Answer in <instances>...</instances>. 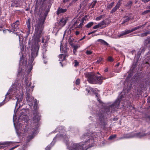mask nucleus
Listing matches in <instances>:
<instances>
[{
    "label": "nucleus",
    "instance_id": "a878e982",
    "mask_svg": "<svg viewBox=\"0 0 150 150\" xmlns=\"http://www.w3.org/2000/svg\"><path fill=\"white\" fill-rule=\"evenodd\" d=\"M11 31V30H9L8 29H6L5 30H3V32L4 33H5V34L6 33H10Z\"/></svg>",
    "mask_w": 150,
    "mask_h": 150
},
{
    "label": "nucleus",
    "instance_id": "c03bdc74",
    "mask_svg": "<svg viewBox=\"0 0 150 150\" xmlns=\"http://www.w3.org/2000/svg\"><path fill=\"white\" fill-rule=\"evenodd\" d=\"M150 12V10H147V11H144V12L143 13H146L149 12Z\"/></svg>",
    "mask_w": 150,
    "mask_h": 150
},
{
    "label": "nucleus",
    "instance_id": "680f3d73",
    "mask_svg": "<svg viewBox=\"0 0 150 150\" xmlns=\"http://www.w3.org/2000/svg\"><path fill=\"white\" fill-rule=\"evenodd\" d=\"M119 64H119V63H118L117 64V65L116 66H117L118 67L119 66Z\"/></svg>",
    "mask_w": 150,
    "mask_h": 150
},
{
    "label": "nucleus",
    "instance_id": "393cba45",
    "mask_svg": "<svg viewBox=\"0 0 150 150\" xmlns=\"http://www.w3.org/2000/svg\"><path fill=\"white\" fill-rule=\"evenodd\" d=\"M104 16V15H101L99 16L98 17H97L96 18V21H99Z\"/></svg>",
    "mask_w": 150,
    "mask_h": 150
},
{
    "label": "nucleus",
    "instance_id": "5701e85b",
    "mask_svg": "<svg viewBox=\"0 0 150 150\" xmlns=\"http://www.w3.org/2000/svg\"><path fill=\"white\" fill-rule=\"evenodd\" d=\"M66 23V22L65 20H61L59 22V23L60 25L62 26H64L65 24Z\"/></svg>",
    "mask_w": 150,
    "mask_h": 150
},
{
    "label": "nucleus",
    "instance_id": "1a4fd4ad",
    "mask_svg": "<svg viewBox=\"0 0 150 150\" xmlns=\"http://www.w3.org/2000/svg\"><path fill=\"white\" fill-rule=\"evenodd\" d=\"M60 50L62 52H64L65 54H67V44H65L63 47H62V46H61L60 47Z\"/></svg>",
    "mask_w": 150,
    "mask_h": 150
},
{
    "label": "nucleus",
    "instance_id": "cd10ccee",
    "mask_svg": "<svg viewBox=\"0 0 150 150\" xmlns=\"http://www.w3.org/2000/svg\"><path fill=\"white\" fill-rule=\"evenodd\" d=\"M85 53L87 55H88L91 54L93 53V52L92 51L87 50L86 51Z\"/></svg>",
    "mask_w": 150,
    "mask_h": 150
},
{
    "label": "nucleus",
    "instance_id": "a19ab883",
    "mask_svg": "<svg viewBox=\"0 0 150 150\" xmlns=\"http://www.w3.org/2000/svg\"><path fill=\"white\" fill-rule=\"evenodd\" d=\"M96 31H97V30H94V31H92V32H90V33H88V35H90V34H91L94 33L95 32H96Z\"/></svg>",
    "mask_w": 150,
    "mask_h": 150
},
{
    "label": "nucleus",
    "instance_id": "2eb2a0df",
    "mask_svg": "<svg viewBox=\"0 0 150 150\" xmlns=\"http://www.w3.org/2000/svg\"><path fill=\"white\" fill-rule=\"evenodd\" d=\"M31 19L30 18H28L26 21V24L29 30L30 31L31 28L30 22Z\"/></svg>",
    "mask_w": 150,
    "mask_h": 150
},
{
    "label": "nucleus",
    "instance_id": "79ce46f5",
    "mask_svg": "<svg viewBox=\"0 0 150 150\" xmlns=\"http://www.w3.org/2000/svg\"><path fill=\"white\" fill-rule=\"evenodd\" d=\"M150 0H142V1L145 3H146L149 1Z\"/></svg>",
    "mask_w": 150,
    "mask_h": 150
},
{
    "label": "nucleus",
    "instance_id": "a18cd8bd",
    "mask_svg": "<svg viewBox=\"0 0 150 150\" xmlns=\"http://www.w3.org/2000/svg\"><path fill=\"white\" fill-rule=\"evenodd\" d=\"M50 148L49 146H47L45 148V150H50Z\"/></svg>",
    "mask_w": 150,
    "mask_h": 150
},
{
    "label": "nucleus",
    "instance_id": "338daca9",
    "mask_svg": "<svg viewBox=\"0 0 150 150\" xmlns=\"http://www.w3.org/2000/svg\"><path fill=\"white\" fill-rule=\"evenodd\" d=\"M28 10V8H26L25 9V11H27Z\"/></svg>",
    "mask_w": 150,
    "mask_h": 150
},
{
    "label": "nucleus",
    "instance_id": "9d476101",
    "mask_svg": "<svg viewBox=\"0 0 150 150\" xmlns=\"http://www.w3.org/2000/svg\"><path fill=\"white\" fill-rule=\"evenodd\" d=\"M121 4V3L120 1H118L116 6L111 11V13H112L116 11V10L119 8Z\"/></svg>",
    "mask_w": 150,
    "mask_h": 150
},
{
    "label": "nucleus",
    "instance_id": "bf43d9fd",
    "mask_svg": "<svg viewBox=\"0 0 150 150\" xmlns=\"http://www.w3.org/2000/svg\"><path fill=\"white\" fill-rule=\"evenodd\" d=\"M47 41H45L44 44V45H46V44H47Z\"/></svg>",
    "mask_w": 150,
    "mask_h": 150
},
{
    "label": "nucleus",
    "instance_id": "8fccbe9b",
    "mask_svg": "<svg viewBox=\"0 0 150 150\" xmlns=\"http://www.w3.org/2000/svg\"><path fill=\"white\" fill-rule=\"evenodd\" d=\"M85 38V36H83L82 38L81 39H80L79 40L80 41H81V40H83Z\"/></svg>",
    "mask_w": 150,
    "mask_h": 150
},
{
    "label": "nucleus",
    "instance_id": "a211bd4d",
    "mask_svg": "<svg viewBox=\"0 0 150 150\" xmlns=\"http://www.w3.org/2000/svg\"><path fill=\"white\" fill-rule=\"evenodd\" d=\"M141 27L142 26H139L137 27H136L135 28H134L132 29L131 30H128L129 31V33H131L136 30H137L138 29H139L140 28H141Z\"/></svg>",
    "mask_w": 150,
    "mask_h": 150
},
{
    "label": "nucleus",
    "instance_id": "6e6d98bb",
    "mask_svg": "<svg viewBox=\"0 0 150 150\" xmlns=\"http://www.w3.org/2000/svg\"><path fill=\"white\" fill-rule=\"evenodd\" d=\"M21 114V115H25V114H24V113L23 112H22Z\"/></svg>",
    "mask_w": 150,
    "mask_h": 150
},
{
    "label": "nucleus",
    "instance_id": "4d7b16f0",
    "mask_svg": "<svg viewBox=\"0 0 150 150\" xmlns=\"http://www.w3.org/2000/svg\"><path fill=\"white\" fill-rule=\"evenodd\" d=\"M69 0H64L63 2H65L69 1Z\"/></svg>",
    "mask_w": 150,
    "mask_h": 150
},
{
    "label": "nucleus",
    "instance_id": "e433bc0d",
    "mask_svg": "<svg viewBox=\"0 0 150 150\" xmlns=\"http://www.w3.org/2000/svg\"><path fill=\"white\" fill-rule=\"evenodd\" d=\"M5 100L4 99L2 102L0 103V107L1 106L5 103L4 102Z\"/></svg>",
    "mask_w": 150,
    "mask_h": 150
},
{
    "label": "nucleus",
    "instance_id": "9b49d317",
    "mask_svg": "<svg viewBox=\"0 0 150 150\" xmlns=\"http://www.w3.org/2000/svg\"><path fill=\"white\" fill-rule=\"evenodd\" d=\"M87 18V16H85L82 19L81 21V23L79 25H76V27L79 28H81L82 27L83 25V23L84 21V20L86 21V18Z\"/></svg>",
    "mask_w": 150,
    "mask_h": 150
},
{
    "label": "nucleus",
    "instance_id": "4be33fe9",
    "mask_svg": "<svg viewBox=\"0 0 150 150\" xmlns=\"http://www.w3.org/2000/svg\"><path fill=\"white\" fill-rule=\"evenodd\" d=\"M93 24V22H90L88 23L86 25V27L87 28H89L91 27Z\"/></svg>",
    "mask_w": 150,
    "mask_h": 150
},
{
    "label": "nucleus",
    "instance_id": "473e14b6",
    "mask_svg": "<svg viewBox=\"0 0 150 150\" xmlns=\"http://www.w3.org/2000/svg\"><path fill=\"white\" fill-rule=\"evenodd\" d=\"M17 101L16 103V106L17 105H18V103L17 102L18 101L19 102H21L22 101V98H20V99H19L18 98H17Z\"/></svg>",
    "mask_w": 150,
    "mask_h": 150
},
{
    "label": "nucleus",
    "instance_id": "72a5a7b5",
    "mask_svg": "<svg viewBox=\"0 0 150 150\" xmlns=\"http://www.w3.org/2000/svg\"><path fill=\"white\" fill-rule=\"evenodd\" d=\"M96 2V1H93V2H92V8L94 7L95 6Z\"/></svg>",
    "mask_w": 150,
    "mask_h": 150
},
{
    "label": "nucleus",
    "instance_id": "09e8293b",
    "mask_svg": "<svg viewBox=\"0 0 150 150\" xmlns=\"http://www.w3.org/2000/svg\"><path fill=\"white\" fill-rule=\"evenodd\" d=\"M75 33H76V35H77L79 34V32L78 31H76V32Z\"/></svg>",
    "mask_w": 150,
    "mask_h": 150
},
{
    "label": "nucleus",
    "instance_id": "13d9d810",
    "mask_svg": "<svg viewBox=\"0 0 150 150\" xmlns=\"http://www.w3.org/2000/svg\"><path fill=\"white\" fill-rule=\"evenodd\" d=\"M43 57L44 58H46V56L45 55H43Z\"/></svg>",
    "mask_w": 150,
    "mask_h": 150
},
{
    "label": "nucleus",
    "instance_id": "49530a36",
    "mask_svg": "<svg viewBox=\"0 0 150 150\" xmlns=\"http://www.w3.org/2000/svg\"><path fill=\"white\" fill-rule=\"evenodd\" d=\"M9 94V93H8V92H7V93L6 94V95H5V99H4L6 100V97H7V95H8Z\"/></svg>",
    "mask_w": 150,
    "mask_h": 150
},
{
    "label": "nucleus",
    "instance_id": "c756f323",
    "mask_svg": "<svg viewBox=\"0 0 150 150\" xmlns=\"http://www.w3.org/2000/svg\"><path fill=\"white\" fill-rule=\"evenodd\" d=\"M108 60L110 62L113 61V59L112 57L111 56H109L108 58Z\"/></svg>",
    "mask_w": 150,
    "mask_h": 150
},
{
    "label": "nucleus",
    "instance_id": "864d4df0",
    "mask_svg": "<svg viewBox=\"0 0 150 150\" xmlns=\"http://www.w3.org/2000/svg\"><path fill=\"white\" fill-rule=\"evenodd\" d=\"M78 0H73L72 2L73 3H75L76 2V1H77Z\"/></svg>",
    "mask_w": 150,
    "mask_h": 150
},
{
    "label": "nucleus",
    "instance_id": "aec40b11",
    "mask_svg": "<svg viewBox=\"0 0 150 150\" xmlns=\"http://www.w3.org/2000/svg\"><path fill=\"white\" fill-rule=\"evenodd\" d=\"M125 18L123 21L122 24H123L126 22H128L130 20V18L127 16H125L124 17Z\"/></svg>",
    "mask_w": 150,
    "mask_h": 150
},
{
    "label": "nucleus",
    "instance_id": "774afa93",
    "mask_svg": "<svg viewBox=\"0 0 150 150\" xmlns=\"http://www.w3.org/2000/svg\"><path fill=\"white\" fill-rule=\"evenodd\" d=\"M149 8L150 9V6H149Z\"/></svg>",
    "mask_w": 150,
    "mask_h": 150
},
{
    "label": "nucleus",
    "instance_id": "37998d69",
    "mask_svg": "<svg viewBox=\"0 0 150 150\" xmlns=\"http://www.w3.org/2000/svg\"><path fill=\"white\" fill-rule=\"evenodd\" d=\"M37 56V55L36 56V57H32V56H31V61L30 62V63H31V62H33V60H34V58L36 56Z\"/></svg>",
    "mask_w": 150,
    "mask_h": 150
},
{
    "label": "nucleus",
    "instance_id": "dca6fc26",
    "mask_svg": "<svg viewBox=\"0 0 150 150\" xmlns=\"http://www.w3.org/2000/svg\"><path fill=\"white\" fill-rule=\"evenodd\" d=\"M66 11L67 9H63L61 8H59L57 11V14L58 15L60 13H64L66 12Z\"/></svg>",
    "mask_w": 150,
    "mask_h": 150
},
{
    "label": "nucleus",
    "instance_id": "f3484780",
    "mask_svg": "<svg viewBox=\"0 0 150 150\" xmlns=\"http://www.w3.org/2000/svg\"><path fill=\"white\" fill-rule=\"evenodd\" d=\"M12 143L10 142H4L2 143L0 142V145H5V146H4V147H6L7 146H8L11 144Z\"/></svg>",
    "mask_w": 150,
    "mask_h": 150
},
{
    "label": "nucleus",
    "instance_id": "c85d7f7f",
    "mask_svg": "<svg viewBox=\"0 0 150 150\" xmlns=\"http://www.w3.org/2000/svg\"><path fill=\"white\" fill-rule=\"evenodd\" d=\"M116 135H113L110 136L109 138V139H113L115 138L116 137Z\"/></svg>",
    "mask_w": 150,
    "mask_h": 150
},
{
    "label": "nucleus",
    "instance_id": "f03ea898",
    "mask_svg": "<svg viewBox=\"0 0 150 150\" xmlns=\"http://www.w3.org/2000/svg\"><path fill=\"white\" fill-rule=\"evenodd\" d=\"M36 32L32 37L31 44L30 39L29 40L28 45L31 48V56L32 57H36L38 54V27L35 26Z\"/></svg>",
    "mask_w": 150,
    "mask_h": 150
},
{
    "label": "nucleus",
    "instance_id": "0e129e2a",
    "mask_svg": "<svg viewBox=\"0 0 150 150\" xmlns=\"http://www.w3.org/2000/svg\"><path fill=\"white\" fill-rule=\"evenodd\" d=\"M44 50L46 51H47V50L45 48L44 49Z\"/></svg>",
    "mask_w": 150,
    "mask_h": 150
},
{
    "label": "nucleus",
    "instance_id": "f8f14e48",
    "mask_svg": "<svg viewBox=\"0 0 150 150\" xmlns=\"http://www.w3.org/2000/svg\"><path fill=\"white\" fill-rule=\"evenodd\" d=\"M129 33H130L128 30H125V31L122 32L120 34L117 35V38H119L120 37Z\"/></svg>",
    "mask_w": 150,
    "mask_h": 150
},
{
    "label": "nucleus",
    "instance_id": "ea45409f",
    "mask_svg": "<svg viewBox=\"0 0 150 150\" xmlns=\"http://www.w3.org/2000/svg\"><path fill=\"white\" fill-rule=\"evenodd\" d=\"M79 23V22H78L77 21H75L74 22V23L73 24V25H74V26H76V25H76V24H77V23Z\"/></svg>",
    "mask_w": 150,
    "mask_h": 150
},
{
    "label": "nucleus",
    "instance_id": "6ab92c4d",
    "mask_svg": "<svg viewBox=\"0 0 150 150\" xmlns=\"http://www.w3.org/2000/svg\"><path fill=\"white\" fill-rule=\"evenodd\" d=\"M97 41L100 42V43L103 44L104 45H108V43L106 42L104 40L102 39H98L97 40Z\"/></svg>",
    "mask_w": 150,
    "mask_h": 150
},
{
    "label": "nucleus",
    "instance_id": "39448f33",
    "mask_svg": "<svg viewBox=\"0 0 150 150\" xmlns=\"http://www.w3.org/2000/svg\"><path fill=\"white\" fill-rule=\"evenodd\" d=\"M92 140H88L87 141H86L85 144H83L82 143L80 144L74 143L72 145L69 150H83V148L81 145H84L87 144L88 143L92 142H93Z\"/></svg>",
    "mask_w": 150,
    "mask_h": 150
},
{
    "label": "nucleus",
    "instance_id": "bb28decb",
    "mask_svg": "<svg viewBox=\"0 0 150 150\" xmlns=\"http://www.w3.org/2000/svg\"><path fill=\"white\" fill-rule=\"evenodd\" d=\"M114 4V3H111L109 4L107 6V8H112V6H113Z\"/></svg>",
    "mask_w": 150,
    "mask_h": 150
},
{
    "label": "nucleus",
    "instance_id": "b1692460",
    "mask_svg": "<svg viewBox=\"0 0 150 150\" xmlns=\"http://www.w3.org/2000/svg\"><path fill=\"white\" fill-rule=\"evenodd\" d=\"M145 44L146 45H147L150 43V38H149L146 39L145 41Z\"/></svg>",
    "mask_w": 150,
    "mask_h": 150
},
{
    "label": "nucleus",
    "instance_id": "c9c22d12",
    "mask_svg": "<svg viewBox=\"0 0 150 150\" xmlns=\"http://www.w3.org/2000/svg\"><path fill=\"white\" fill-rule=\"evenodd\" d=\"M103 60V58L101 57L99 58L98 59L97 61V62L98 63H100L102 60Z\"/></svg>",
    "mask_w": 150,
    "mask_h": 150
},
{
    "label": "nucleus",
    "instance_id": "69168bd1",
    "mask_svg": "<svg viewBox=\"0 0 150 150\" xmlns=\"http://www.w3.org/2000/svg\"><path fill=\"white\" fill-rule=\"evenodd\" d=\"M60 64H61V65H62V67H63V64H62V63L61 62H60Z\"/></svg>",
    "mask_w": 150,
    "mask_h": 150
},
{
    "label": "nucleus",
    "instance_id": "6e6552de",
    "mask_svg": "<svg viewBox=\"0 0 150 150\" xmlns=\"http://www.w3.org/2000/svg\"><path fill=\"white\" fill-rule=\"evenodd\" d=\"M68 56L67 54H61L59 55L58 57L59 58V60L61 61H63L65 60L66 58Z\"/></svg>",
    "mask_w": 150,
    "mask_h": 150
},
{
    "label": "nucleus",
    "instance_id": "412c9836",
    "mask_svg": "<svg viewBox=\"0 0 150 150\" xmlns=\"http://www.w3.org/2000/svg\"><path fill=\"white\" fill-rule=\"evenodd\" d=\"M36 5H35V9L34 10V13L35 14L37 13V10H38V5L37 4H38V0H36Z\"/></svg>",
    "mask_w": 150,
    "mask_h": 150
},
{
    "label": "nucleus",
    "instance_id": "de8ad7c7",
    "mask_svg": "<svg viewBox=\"0 0 150 150\" xmlns=\"http://www.w3.org/2000/svg\"><path fill=\"white\" fill-rule=\"evenodd\" d=\"M120 69H117L115 71V72L117 73H119L120 71Z\"/></svg>",
    "mask_w": 150,
    "mask_h": 150
},
{
    "label": "nucleus",
    "instance_id": "3c124183",
    "mask_svg": "<svg viewBox=\"0 0 150 150\" xmlns=\"http://www.w3.org/2000/svg\"><path fill=\"white\" fill-rule=\"evenodd\" d=\"M76 52V50L74 49V50H73V52L74 54H75V53Z\"/></svg>",
    "mask_w": 150,
    "mask_h": 150
},
{
    "label": "nucleus",
    "instance_id": "603ef678",
    "mask_svg": "<svg viewBox=\"0 0 150 150\" xmlns=\"http://www.w3.org/2000/svg\"><path fill=\"white\" fill-rule=\"evenodd\" d=\"M70 44L73 47V46L74 45H73V43H72V42H71L70 43Z\"/></svg>",
    "mask_w": 150,
    "mask_h": 150
},
{
    "label": "nucleus",
    "instance_id": "052dcab7",
    "mask_svg": "<svg viewBox=\"0 0 150 150\" xmlns=\"http://www.w3.org/2000/svg\"><path fill=\"white\" fill-rule=\"evenodd\" d=\"M108 71V69H105V72H107Z\"/></svg>",
    "mask_w": 150,
    "mask_h": 150
},
{
    "label": "nucleus",
    "instance_id": "4c0bfd02",
    "mask_svg": "<svg viewBox=\"0 0 150 150\" xmlns=\"http://www.w3.org/2000/svg\"><path fill=\"white\" fill-rule=\"evenodd\" d=\"M74 66L76 67L79 64V62L76 60L74 61Z\"/></svg>",
    "mask_w": 150,
    "mask_h": 150
},
{
    "label": "nucleus",
    "instance_id": "7c9ffc66",
    "mask_svg": "<svg viewBox=\"0 0 150 150\" xmlns=\"http://www.w3.org/2000/svg\"><path fill=\"white\" fill-rule=\"evenodd\" d=\"M80 80L79 79H76V84L77 85H79L80 83Z\"/></svg>",
    "mask_w": 150,
    "mask_h": 150
},
{
    "label": "nucleus",
    "instance_id": "f704fd0d",
    "mask_svg": "<svg viewBox=\"0 0 150 150\" xmlns=\"http://www.w3.org/2000/svg\"><path fill=\"white\" fill-rule=\"evenodd\" d=\"M80 47V46H78L77 45H75L73 46L74 49L77 50V48Z\"/></svg>",
    "mask_w": 150,
    "mask_h": 150
},
{
    "label": "nucleus",
    "instance_id": "423d86ee",
    "mask_svg": "<svg viewBox=\"0 0 150 150\" xmlns=\"http://www.w3.org/2000/svg\"><path fill=\"white\" fill-rule=\"evenodd\" d=\"M20 22L18 20H17L15 23L11 25V30L12 32L16 31L19 28Z\"/></svg>",
    "mask_w": 150,
    "mask_h": 150
},
{
    "label": "nucleus",
    "instance_id": "f257e3e1",
    "mask_svg": "<svg viewBox=\"0 0 150 150\" xmlns=\"http://www.w3.org/2000/svg\"><path fill=\"white\" fill-rule=\"evenodd\" d=\"M27 81L25 80L26 84V98L27 101L28 102H31V104L33 105L34 110H33V124L35 127L36 128L35 131H34L33 133V134L30 135H29L28 138L29 139L28 140H31L33 139L35 136V132L37 130L38 128V110L37 107L38 104L37 102V100H35V102L33 97L30 94L33 91V87L31 86V83L30 82L27 83Z\"/></svg>",
    "mask_w": 150,
    "mask_h": 150
},
{
    "label": "nucleus",
    "instance_id": "0eeeda50",
    "mask_svg": "<svg viewBox=\"0 0 150 150\" xmlns=\"http://www.w3.org/2000/svg\"><path fill=\"white\" fill-rule=\"evenodd\" d=\"M107 24L104 21H103L98 24L96 25L93 27L94 29H96L98 28L102 29L105 28L107 26Z\"/></svg>",
    "mask_w": 150,
    "mask_h": 150
},
{
    "label": "nucleus",
    "instance_id": "5fc2aeb1",
    "mask_svg": "<svg viewBox=\"0 0 150 150\" xmlns=\"http://www.w3.org/2000/svg\"><path fill=\"white\" fill-rule=\"evenodd\" d=\"M44 39L42 38V43H44Z\"/></svg>",
    "mask_w": 150,
    "mask_h": 150
},
{
    "label": "nucleus",
    "instance_id": "58836bf2",
    "mask_svg": "<svg viewBox=\"0 0 150 150\" xmlns=\"http://www.w3.org/2000/svg\"><path fill=\"white\" fill-rule=\"evenodd\" d=\"M19 146V145H16L15 146H14L12 148L10 149V150H13L15 148Z\"/></svg>",
    "mask_w": 150,
    "mask_h": 150
},
{
    "label": "nucleus",
    "instance_id": "2f4dec72",
    "mask_svg": "<svg viewBox=\"0 0 150 150\" xmlns=\"http://www.w3.org/2000/svg\"><path fill=\"white\" fill-rule=\"evenodd\" d=\"M86 90L87 91L88 93H89L90 92L92 91L93 89L91 87H89V89H86Z\"/></svg>",
    "mask_w": 150,
    "mask_h": 150
},
{
    "label": "nucleus",
    "instance_id": "7ed1b4c3",
    "mask_svg": "<svg viewBox=\"0 0 150 150\" xmlns=\"http://www.w3.org/2000/svg\"><path fill=\"white\" fill-rule=\"evenodd\" d=\"M47 6L45 4H43L42 6L40 8V19L38 21V29L40 33H41L44 28L43 23L45 20L46 17L49 11L46 9Z\"/></svg>",
    "mask_w": 150,
    "mask_h": 150
},
{
    "label": "nucleus",
    "instance_id": "4468645a",
    "mask_svg": "<svg viewBox=\"0 0 150 150\" xmlns=\"http://www.w3.org/2000/svg\"><path fill=\"white\" fill-rule=\"evenodd\" d=\"M120 103V100H117L115 102L111 105V107H114L118 108L119 107Z\"/></svg>",
    "mask_w": 150,
    "mask_h": 150
},
{
    "label": "nucleus",
    "instance_id": "e2e57ef3",
    "mask_svg": "<svg viewBox=\"0 0 150 150\" xmlns=\"http://www.w3.org/2000/svg\"><path fill=\"white\" fill-rule=\"evenodd\" d=\"M129 4H132V1H130V2H129Z\"/></svg>",
    "mask_w": 150,
    "mask_h": 150
},
{
    "label": "nucleus",
    "instance_id": "20e7f679",
    "mask_svg": "<svg viewBox=\"0 0 150 150\" xmlns=\"http://www.w3.org/2000/svg\"><path fill=\"white\" fill-rule=\"evenodd\" d=\"M85 76L88 79V82L93 84H101L102 83L101 77L96 76L93 73L86 72L85 73Z\"/></svg>",
    "mask_w": 150,
    "mask_h": 150
},
{
    "label": "nucleus",
    "instance_id": "ddd939ff",
    "mask_svg": "<svg viewBox=\"0 0 150 150\" xmlns=\"http://www.w3.org/2000/svg\"><path fill=\"white\" fill-rule=\"evenodd\" d=\"M133 137L130 134H124L122 137L120 138L119 139L129 138L132 137Z\"/></svg>",
    "mask_w": 150,
    "mask_h": 150
}]
</instances>
